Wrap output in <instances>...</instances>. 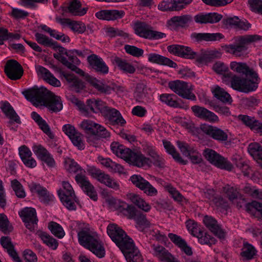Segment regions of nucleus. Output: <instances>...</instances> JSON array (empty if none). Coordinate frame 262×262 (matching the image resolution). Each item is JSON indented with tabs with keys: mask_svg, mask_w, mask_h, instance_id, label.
<instances>
[{
	"mask_svg": "<svg viewBox=\"0 0 262 262\" xmlns=\"http://www.w3.org/2000/svg\"><path fill=\"white\" fill-rule=\"evenodd\" d=\"M83 247L99 258L105 256V245L101 235L92 226L85 223H83Z\"/></svg>",
	"mask_w": 262,
	"mask_h": 262,
	"instance_id": "1",
	"label": "nucleus"
},
{
	"mask_svg": "<svg viewBox=\"0 0 262 262\" xmlns=\"http://www.w3.org/2000/svg\"><path fill=\"white\" fill-rule=\"evenodd\" d=\"M233 42L222 46L226 53L235 57L243 56L248 50V46L251 43L262 40V36L257 34L238 35L234 37Z\"/></svg>",
	"mask_w": 262,
	"mask_h": 262,
	"instance_id": "2",
	"label": "nucleus"
},
{
	"mask_svg": "<svg viewBox=\"0 0 262 262\" xmlns=\"http://www.w3.org/2000/svg\"><path fill=\"white\" fill-rule=\"evenodd\" d=\"M107 233L111 239L122 251L129 249L133 243L125 232L116 224H110L107 227Z\"/></svg>",
	"mask_w": 262,
	"mask_h": 262,
	"instance_id": "3",
	"label": "nucleus"
},
{
	"mask_svg": "<svg viewBox=\"0 0 262 262\" xmlns=\"http://www.w3.org/2000/svg\"><path fill=\"white\" fill-rule=\"evenodd\" d=\"M229 78H231V86L233 89L245 93L256 91L260 82V78H242L233 73Z\"/></svg>",
	"mask_w": 262,
	"mask_h": 262,
	"instance_id": "4",
	"label": "nucleus"
},
{
	"mask_svg": "<svg viewBox=\"0 0 262 262\" xmlns=\"http://www.w3.org/2000/svg\"><path fill=\"white\" fill-rule=\"evenodd\" d=\"M59 52L54 53L55 58L60 61L64 66L76 73L82 75V71L77 66L80 64V60L76 56L77 51L67 52L65 48L57 47Z\"/></svg>",
	"mask_w": 262,
	"mask_h": 262,
	"instance_id": "5",
	"label": "nucleus"
},
{
	"mask_svg": "<svg viewBox=\"0 0 262 262\" xmlns=\"http://www.w3.org/2000/svg\"><path fill=\"white\" fill-rule=\"evenodd\" d=\"M84 82L90 84L102 94H110L112 91L118 90V86L114 82L103 83L96 78L83 72V90L85 87V85H84Z\"/></svg>",
	"mask_w": 262,
	"mask_h": 262,
	"instance_id": "6",
	"label": "nucleus"
},
{
	"mask_svg": "<svg viewBox=\"0 0 262 262\" xmlns=\"http://www.w3.org/2000/svg\"><path fill=\"white\" fill-rule=\"evenodd\" d=\"M25 97L34 105H44L49 97V91L43 87L33 88L23 92Z\"/></svg>",
	"mask_w": 262,
	"mask_h": 262,
	"instance_id": "7",
	"label": "nucleus"
},
{
	"mask_svg": "<svg viewBox=\"0 0 262 262\" xmlns=\"http://www.w3.org/2000/svg\"><path fill=\"white\" fill-rule=\"evenodd\" d=\"M168 87L180 97L190 100H195L196 97L192 92V89L190 83L179 80L171 81Z\"/></svg>",
	"mask_w": 262,
	"mask_h": 262,
	"instance_id": "8",
	"label": "nucleus"
},
{
	"mask_svg": "<svg viewBox=\"0 0 262 262\" xmlns=\"http://www.w3.org/2000/svg\"><path fill=\"white\" fill-rule=\"evenodd\" d=\"M100 114L105 120L107 121L108 123L111 125L123 127L126 124V121L118 110L108 106L106 104L101 110Z\"/></svg>",
	"mask_w": 262,
	"mask_h": 262,
	"instance_id": "9",
	"label": "nucleus"
},
{
	"mask_svg": "<svg viewBox=\"0 0 262 262\" xmlns=\"http://www.w3.org/2000/svg\"><path fill=\"white\" fill-rule=\"evenodd\" d=\"M62 187V189L58 191L61 202L69 210H75V194L71 185L68 182L63 181Z\"/></svg>",
	"mask_w": 262,
	"mask_h": 262,
	"instance_id": "10",
	"label": "nucleus"
},
{
	"mask_svg": "<svg viewBox=\"0 0 262 262\" xmlns=\"http://www.w3.org/2000/svg\"><path fill=\"white\" fill-rule=\"evenodd\" d=\"M203 154L208 161L216 167L227 170L232 169L231 163L215 150L210 148H206L204 150Z\"/></svg>",
	"mask_w": 262,
	"mask_h": 262,
	"instance_id": "11",
	"label": "nucleus"
},
{
	"mask_svg": "<svg viewBox=\"0 0 262 262\" xmlns=\"http://www.w3.org/2000/svg\"><path fill=\"white\" fill-rule=\"evenodd\" d=\"M177 145L182 154L188 158L193 164H200L203 161L201 154L193 146L180 141H177Z\"/></svg>",
	"mask_w": 262,
	"mask_h": 262,
	"instance_id": "12",
	"label": "nucleus"
},
{
	"mask_svg": "<svg viewBox=\"0 0 262 262\" xmlns=\"http://www.w3.org/2000/svg\"><path fill=\"white\" fill-rule=\"evenodd\" d=\"M200 128L203 133L220 143H225L228 140L227 130L206 124L202 125Z\"/></svg>",
	"mask_w": 262,
	"mask_h": 262,
	"instance_id": "13",
	"label": "nucleus"
},
{
	"mask_svg": "<svg viewBox=\"0 0 262 262\" xmlns=\"http://www.w3.org/2000/svg\"><path fill=\"white\" fill-rule=\"evenodd\" d=\"M193 2V0H163L160 2L158 8L160 11H179L185 8Z\"/></svg>",
	"mask_w": 262,
	"mask_h": 262,
	"instance_id": "14",
	"label": "nucleus"
},
{
	"mask_svg": "<svg viewBox=\"0 0 262 262\" xmlns=\"http://www.w3.org/2000/svg\"><path fill=\"white\" fill-rule=\"evenodd\" d=\"M19 215L23 221L25 223L26 227L30 230L35 228L38 220L36 210L31 207H26L19 212Z\"/></svg>",
	"mask_w": 262,
	"mask_h": 262,
	"instance_id": "15",
	"label": "nucleus"
},
{
	"mask_svg": "<svg viewBox=\"0 0 262 262\" xmlns=\"http://www.w3.org/2000/svg\"><path fill=\"white\" fill-rule=\"evenodd\" d=\"M6 75L12 80H17L23 76L24 70L21 66L15 60H9L5 66Z\"/></svg>",
	"mask_w": 262,
	"mask_h": 262,
	"instance_id": "16",
	"label": "nucleus"
},
{
	"mask_svg": "<svg viewBox=\"0 0 262 262\" xmlns=\"http://www.w3.org/2000/svg\"><path fill=\"white\" fill-rule=\"evenodd\" d=\"M92 176L100 183L115 190L120 189L119 183L112 178L108 174L102 172L100 169H94L91 172Z\"/></svg>",
	"mask_w": 262,
	"mask_h": 262,
	"instance_id": "17",
	"label": "nucleus"
},
{
	"mask_svg": "<svg viewBox=\"0 0 262 262\" xmlns=\"http://www.w3.org/2000/svg\"><path fill=\"white\" fill-rule=\"evenodd\" d=\"M192 112L196 117L211 123L219 121L218 116L213 112L203 106L193 105L191 108Z\"/></svg>",
	"mask_w": 262,
	"mask_h": 262,
	"instance_id": "18",
	"label": "nucleus"
},
{
	"mask_svg": "<svg viewBox=\"0 0 262 262\" xmlns=\"http://www.w3.org/2000/svg\"><path fill=\"white\" fill-rule=\"evenodd\" d=\"M190 38L193 42L200 43L203 41H219L224 38V35L221 33L193 32L190 34Z\"/></svg>",
	"mask_w": 262,
	"mask_h": 262,
	"instance_id": "19",
	"label": "nucleus"
},
{
	"mask_svg": "<svg viewBox=\"0 0 262 262\" xmlns=\"http://www.w3.org/2000/svg\"><path fill=\"white\" fill-rule=\"evenodd\" d=\"M203 221L206 227L216 236L220 239L225 238L226 232L215 218L211 216L205 215Z\"/></svg>",
	"mask_w": 262,
	"mask_h": 262,
	"instance_id": "20",
	"label": "nucleus"
},
{
	"mask_svg": "<svg viewBox=\"0 0 262 262\" xmlns=\"http://www.w3.org/2000/svg\"><path fill=\"white\" fill-rule=\"evenodd\" d=\"M87 60L90 67L96 72L104 75L108 73V67L100 56L93 54L87 57Z\"/></svg>",
	"mask_w": 262,
	"mask_h": 262,
	"instance_id": "21",
	"label": "nucleus"
},
{
	"mask_svg": "<svg viewBox=\"0 0 262 262\" xmlns=\"http://www.w3.org/2000/svg\"><path fill=\"white\" fill-rule=\"evenodd\" d=\"M124 11L117 9L101 10L95 13V16L99 19L107 21H114L123 18L125 16Z\"/></svg>",
	"mask_w": 262,
	"mask_h": 262,
	"instance_id": "22",
	"label": "nucleus"
},
{
	"mask_svg": "<svg viewBox=\"0 0 262 262\" xmlns=\"http://www.w3.org/2000/svg\"><path fill=\"white\" fill-rule=\"evenodd\" d=\"M105 104V102L99 99H88L85 104L83 103V115L88 116L91 113H100Z\"/></svg>",
	"mask_w": 262,
	"mask_h": 262,
	"instance_id": "23",
	"label": "nucleus"
},
{
	"mask_svg": "<svg viewBox=\"0 0 262 262\" xmlns=\"http://www.w3.org/2000/svg\"><path fill=\"white\" fill-rule=\"evenodd\" d=\"M168 51L175 55L181 56L188 59H194L195 53L188 47L179 45H172L167 47Z\"/></svg>",
	"mask_w": 262,
	"mask_h": 262,
	"instance_id": "24",
	"label": "nucleus"
},
{
	"mask_svg": "<svg viewBox=\"0 0 262 262\" xmlns=\"http://www.w3.org/2000/svg\"><path fill=\"white\" fill-rule=\"evenodd\" d=\"M230 68L233 71L245 75L247 77L259 78L257 73L250 68L246 63L231 61Z\"/></svg>",
	"mask_w": 262,
	"mask_h": 262,
	"instance_id": "25",
	"label": "nucleus"
},
{
	"mask_svg": "<svg viewBox=\"0 0 262 262\" xmlns=\"http://www.w3.org/2000/svg\"><path fill=\"white\" fill-rule=\"evenodd\" d=\"M35 70L37 75L42 78L46 82L55 87L61 85L60 81L52 74L49 70L41 66H36Z\"/></svg>",
	"mask_w": 262,
	"mask_h": 262,
	"instance_id": "26",
	"label": "nucleus"
},
{
	"mask_svg": "<svg viewBox=\"0 0 262 262\" xmlns=\"http://www.w3.org/2000/svg\"><path fill=\"white\" fill-rule=\"evenodd\" d=\"M129 163L139 168H147L151 166V161L140 151L134 150Z\"/></svg>",
	"mask_w": 262,
	"mask_h": 262,
	"instance_id": "27",
	"label": "nucleus"
},
{
	"mask_svg": "<svg viewBox=\"0 0 262 262\" xmlns=\"http://www.w3.org/2000/svg\"><path fill=\"white\" fill-rule=\"evenodd\" d=\"M222 17V14L215 12L200 13L194 16V19L198 24H214L219 22Z\"/></svg>",
	"mask_w": 262,
	"mask_h": 262,
	"instance_id": "28",
	"label": "nucleus"
},
{
	"mask_svg": "<svg viewBox=\"0 0 262 262\" xmlns=\"http://www.w3.org/2000/svg\"><path fill=\"white\" fill-rule=\"evenodd\" d=\"M168 237L170 241L186 255L187 256L192 255L193 252L192 248L181 236L172 233H169L168 234Z\"/></svg>",
	"mask_w": 262,
	"mask_h": 262,
	"instance_id": "29",
	"label": "nucleus"
},
{
	"mask_svg": "<svg viewBox=\"0 0 262 262\" xmlns=\"http://www.w3.org/2000/svg\"><path fill=\"white\" fill-rule=\"evenodd\" d=\"M148 61L152 63L177 68V64L169 58L155 53H150L147 55Z\"/></svg>",
	"mask_w": 262,
	"mask_h": 262,
	"instance_id": "30",
	"label": "nucleus"
},
{
	"mask_svg": "<svg viewBox=\"0 0 262 262\" xmlns=\"http://www.w3.org/2000/svg\"><path fill=\"white\" fill-rule=\"evenodd\" d=\"M192 21V16L190 14H185L173 16L167 21V24L174 28H185L188 27Z\"/></svg>",
	"mask_w": 262,
	"mask_h": 262,
	"instance_id": "31",
	"label": "nucleus"
},
{
	"mask_svg": "<svg viewBox=\"0 0 262 262\" xmlns=\"http://www.w3.org/2000/svg\"><path fill=\"white\" fill-rule=\"evenodd\" d=\"M191 232L193 236L198 238V242L201 244L211 246L215 244L216 240L213 237L201 231L200 228L193 226Z\"/></svg>",
	"mask_w": 262,
	"mask_h": 262,
	"instance_id": "32",
	"label": "nucleus"
},
{
	"mask_svg": "<svg viewBox=\"0 0 262 262\" xmlns=\"http://www.w3.org/2000/svg\"><path fill=\"white\" fill-rule=\"evenodd\" d=\"M126 199L136 205L138 208L145 212H148L151 209L150 205L146 202L139 195L134 193L126 194Z\"/></svg>",
	"mask_w": 262,
	"mask_h": 262,
	"instance_id": "33",
	"label": "nucleus"
},
{
	"mask_svg": "<svg viewBox=\"0 0 262 262\" xmlns=\"http://www.w3.org/2000/svg\"><path fill=\"white\" fill-rule=\"evenodd\" d=\"M154 250L155 255L161 261L164 262H180L163 246H155Z\"/></svg>",
	"mask_w": 262,
	"mask_h": 262,
	"instance_id": "34",
	"label": "nucleus"
},
{
	"mask_svg": "<svg viewBox=\"0 0 262 262\" xmlns=\"http://www.w3.org/2000/svg\"><path fill=\"white\" fill-rule=\"evenodd\" d=\"M81 4L78 0H70L69 2L61 7L62 10L71 14L73 16H81Z\"/></svg>",
	"mask_w": 262,
	"mask_h": 262,
	"instance_id": "35",
	"label": "nucleus"
},
{
	"mask_svg": "<svg viewBox=\"0 0 262 262\" xmlns=\"http://www.w3.org/2000/svg\"><path fill=\"white\" fill-rule=\"evenodd\" d=\"M113 63L124 73L132 74L136 71V68L132 63L120 57H115L113 59Z\"/></svg>",
	"mask_w": 262,
	"mask_h": 262,
	"instance_id": "36",
	"label": "nucleus"
},
{
	"mask_svg": "<svg viewBox=\"0 0 262 262\" xmlns=\"http://www.w3.org/2000/svg\"><path fill=\"white\" fill-rule=\"evenodd\" d=\"M133 28L136 34L139 36L147 39L152 27L145 22L136 21L133 23Z\"/></svg>",
	"mask_w": 262,
	"mask_h": 262,
	"instance_id": "37",
	"label": "nucleus"
},
{
	"mask_svg": "<svg viewBox=\"0 0 262 262\" xmlns=\"http://www.w3.org/2000/svg\"><path fill=\"white\" fill-rule=\"evenodd\" d=\"M125 255L127 262H143V258L139 250L137 248L134 243L129 249L122 251Z\"/></svg>",
	"mask_w": 262,
	"mask_h": 262,
	"instance_id": "38",
	"label": "nucleus"
},
{
	"mask_svg": "<svg viewBox=\"0 0 262 262\" xmlns=\"http://www.w3.org/2000/svg\"><path fill=\"white\" fill-rule=\"evenodd\" d=\"M43 106L47 107L52 112L57 113L63 108L62 101L59 96L51 95L49 96Z\"/></svg>",
	"mask_w": 262,
	"mask_h": 262,
	"instance_id": "39",
	"label": "nucleus"
},
{
	"mask_svg": "<svg viewBox=\"0 0 262 262\" xmlns=\"http://www.w3.org/2000/svg\"><path fill=\"white\" fill-rule=\"evenodd\" d=\"M162 143L166 152L170 155L176 162L182 165L187 164V161L182 159L180 154L177 151L175 147L170 141L163 140Z\"/></svg>",
	"mask_w": 262,
	"mask_h": 262,
	"instance_id": "40",
	"label": "nucleus"
},
{
	"mask_svg": "<svg viewBox=\"0 0 262 262\" xmlns=\"http://www.w3.org/2000/svg\"><path fill=\"white\" fill-rule=\"evenodd\" d=\"M31 116L32 118L38 124L39 128L42 130V132L45 133L49 138L53 139L54 134L51 132V129L46 121L35 112H32Z\"/></svg>",
	"mask_w": 262,
	"mask_h": 262,
	"instance_id": "41",
	"label": "nucleus"
},
{
	"mask_svg": "<svg viewBox=\"0 0 262 262\" xmlns=\"http://www.w3.org/2000/svg\"><path fill=\"white\" fill-rule=\"evenodd\" d=\"M248 151L250 156L262 167V146L257 142L251 143L248 145Z\"/></svg>",
	"mask_w": 262,
	"mask_h": 262,
	"instance_id": "42",
	"label": "nucleus"
},
{
	"mask_svg": "<svg viewBox=\"0 0 262 262\" xmlns=\"http://www.w3.org/2000/svg\"><path fill=\"white\" fill-rule=\"evenodd\" d=\"M160 101L167 105L173 108H182L181 104L177 100V96L173 94H162L159 96Z\"/></svg>",
	"mask_w": 262,
	"mask_h": 262,
	"instance_id": "43",
	"label": "nucleus"
},
{
	"mask_svg": "<svg viewBox=\"0 0 262 262\" xmlns=\"http://www.w3.org/2000/svg\"><path fill=\"white\" fill-rule=\"evenodd\" d=\"M0 108L6 116L10 120H14V122L18 123L20 122L19 117L9 102L7 101L1 102Z\"/></svg>",
	"mask_w": 262,
	"mask_h": 262,
	"instance_id": "44",
	"label": "nucleus"
},
{
	"mask_svg": "<svg viewBox=\"0 0 262 262\" xmlns=\"http://www.w3.org/2000/svg\"><path fill=\"white\" fill-rule=\"evenodd\" d=\"M83 191L93 201H96L98 200L97 192L94 186L90 182L88 179L83 176Z\"/></svg>",
	"mask_w": 262,
	"mask_h": 262,
	"instance_id": "45",
	"label": "nucleus"
},
{
	"mask_svg": "<svg viewBox=\"0 0 262 262\" xmlns=\"http://www.w3.org/2000/svg\"><path fill=\"white\" fill-rule=\"evenodd\" d=\"M256 253L257 250L253 245L247 242L244 243L241 253V255L244 260L253 259Z\"/></svg>",
	"mask_w": 262,
	"mask_h": 262,
	"instance_id": "46",
	"label": "nucleus"
},
{
	"mask_svg": "<svg viewBox=\"0 0 262 262\" xmlns=\"http://www.w3.org/2000/svg\"><path fill=\"white\" fill-rule=\"evenodd\" d=\"M133 220L136 222V227L140 231H143L144 229L150 227V222L147 220L146 214L140 211Z\"/></svg>",
	"mask_w": 262,
	"mask_h": 262,
	"instance_id": "47",
	"label": "nucleus"
},
{
	"mask_svg": "<svg viewBox=\"0 0 262 262\" xmlns=\"http://www.w3.org/2000/svg\"><path fill=\"white\" fill-rule=\"evenodd\" d=\"M212 92L214 96L221 101L224 103H231L232 98L230 95L220 86H215Z\"/></svg>",
	"mask_w": 262,
	"mask_h": 262,
	"instance_id": "48",
	"label": "nucleus"
},
{
	"mask_svg": "<svg viewBox=\"0 0 262 262\" xmlns=\"http://www.w3.org/2000/svg\"><path fill=\"white\" fill-rule=\"evenodd\" d=\"M38 235L41 241L48 247L52 250H56L58 246V241L52 236L45 232H39Z\"/></svg>",
	"mask_w": 262,
	"mask_h": 262,
	"instance_id": "49",
	"label": "nucleus"
},
{
	"mask_svg": "<svg viewBox=\"0 0 262 262\" xmlns=\"http://www.w3.org/2000/svg\"><path fill=\"white\" fill-rule=\"evenodd\" d=\"M100 124L90 119L83 120V129L87 134L94 136L98 134V129Z\"/></svg>",
	"mask_w": 262,
	"mask_h": 262,
	"instance_id": "50",
	"label": "nucleus"
},
{
	"mask_svg": "<svg viewBox=\"0 0 262 262\" xmlns=\"http://www.w3.org/2000/svg\"><path fill=\"white\" fill-rule=\"evenodd\" d=\"M222 192L225 194L231 202H233L237 199L239 195V192L237 188L227 184L223 187Z\"/></svg>",
	"mask_w": 262,
	"mask_h": 262,
	"instance_id": "51",
	"label": "nucleus"
},
{
	"mask_svg": "<svg viewBox=\"0 0 262 262\" xmlns=\"http://www.w3.org/2000/svg\"><path fill=\"white\" fill-rule=\"evenodd\" d=\"M213 70L218 74L222 75L225 78L232 75V73L229 71L228 66L221 61L216 62L213 64Z\"/></svg>",
	"mask_w": 262,
	"mask_h": 262,
	"instance_id": "52",
	"label": "nucleus"
},
{
	"mask_svg": "<svg viewBox=\"0 0 262 262\" xmlns=\"http://www.w3.org/2000/svg\"><path fill=\"white\" fill-rule=\"evenodd\" d=\"M64 77L75 91L76 92H81L82 90V83L80 79H78L73 74H67L64 75Z\"/></svg>",
	"mask_w": 262,
	"mask_h": 262,
	"instance_id": "53",
	"label": "nucleus"
},
{
	"mask_svg": "<svg viewBox=\"0 0 262 262\" xmlns=\"http://www.w3.org/2000/svg\"><path fill=\"white\" fill-rule=\"evenodd\" d=\"M215 54L213 52H205L201 54L195 53V58L199 64H207L214 58Z\"/></svg>",
	"mask_w": 262,
	"mask_h": 262,
	"instance_id": "54",
	"label": "nucleus"
},
{
	"mask_svg": "<svg viewBox=\"0 0 262 262\" xmlns=\"http://www.w3.org/2000/svg\"><path fill=\"white\" fill-rule=\"evenodd\" d=\"M48 228L51 233L59 238H62L65 235V232L61 226L56 222H50L48 225Z\"/></svg>",
	"mask_w": 262,
	"mask_h": 262,
	"instance_id": "55",
	"label": "nucleus"
},
{
	"mask_svg": "<svg viewBox=\"0 0 262 262\" xmlns=\"http://www.w3.org/2000/svg\"><path fill=\"white\" fill-rule=\"evenodd\" d=\"M106 34L108 36L111 38L116 37L117 36L122 37L124 38H128L129 35L127 33L118 28L114 27H108L106 29Z\"/></svg>",
	"mask_w": 262,
	"mask_h": 262,
	"instance_id": "56",
	"label": "nucleus"
},
{
	"mask_svg": "<svg viewBox=\"0 0 262 262\" xmlns=\"http://www.w3.org/2000/svg\"><path fill=\"white\" fill-rule=\"evenodd\" d=\"M11 186L17 197L22 199L26 196V192L23 186L17 180L12 181Z\"/></svg>",
	"mask_w": 262,
	"mask_h": 262,
	"instance_id": "57",
	"label": "nucleus"
},
{
	"mask_svg": "<svg viewBox=\"0 0 262 262\" xmlns=\"http://www.w3.org/2000/svg\"><path fill=\"white\" fill-rule=\"evenodd\" d=\"M125 52L134 57H139L143 56L144 50L134 46L126 45L124 46Z\"/></svg>",
	"mask_w": 262,
	"mask_h": 262,
	"instance_id": "58",
	"label": "nucleus"
},
{
	"mask_svg": "<svg viewBox=\"0 0 262 262\" xmlns=\"http://www.w3.org/2000/svg\"><path fill=\"white\" fill-rule=\"evenodd\" d=\"M72 232L73 234H77L78 239V242L80 245H82V225L78 221H73L71 225Z\"/></svg>",
	"mask_w": 262,
	"mask_h": 262,
	"instance_id": "59",
	"label": "nucleus"
},
{
	"mask_svg": "<svg viewBox=\"0 0 262 262\" xmlns=\"http://www.w3.org/2000/svg\"><path fill=\"white\" fill-rule=\"evenodd\" d=\"M64 166L69 172L75 173L80 169L79 165L73 159L70 158L65 160Z\"/></svg>",
	"mask_w": 262,
	"mask_h": 262,
	"instance_id": "60",
	"label": "nucleus"
},
{
	"mask_svg": "<svg viewBox=\"0 0 262 262\" xmlns=\"http://www.w3.org/2000/svg\"><path fill=\"white\" fill-rule=\"evenodd\" d=\"M248 4L252 12L262 15V0H249Z\"/></svg>",
	"mask_w": 262,
	"mask_h": 262,
	"instance_id": "61",
	"label": "nucleus"
},
{
	"mask_svg": "<svg viewBox=\"0 0 262 262\" xmlns=\"http://www.w3.org/2000/svg\"><path fill=\"white\" fill-rule=\"evenodd\" d=\"M35 37L37 42L40 45L45 46H51L54 45L53 40L43 34L36 33Z\"/></svg>",
	"mask_w": 262,
	"mask_h": 262,
	"instance_id": "62",
	"label": "nucleus"
},
{
	"mask_svg": "<svg viewBox=\"0 0 262 262\" xmlns=\"http://www.w3.org/2000/svg\"><path fill=\"white\" fill-rule=\"evenodd\" d=\"M0 230L5 233L10 232L12 230L7 216L3 213H0Z\"/></svg>",
	"mask_w": 262,
	"mask_h": 262,
	"instance_id": "63",
	"label": "nucleus"
},
{
	"mask_svg": "<svg viewBox=\"0 0 262 262\" xmlns=\"http://www.w3.org/2000/svg\"><path fill=\"white\" fill-rule=\"evenodd\" d=\"M166 189L174 201L178 202H183L184 198L176 188L171 185H168Z\"/></svg>",
	"mask_w": 262,
	"mask_h": 262,
	"instance_id": "64",
	"label": "nucleus"
}]
</instances>
